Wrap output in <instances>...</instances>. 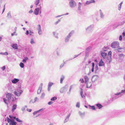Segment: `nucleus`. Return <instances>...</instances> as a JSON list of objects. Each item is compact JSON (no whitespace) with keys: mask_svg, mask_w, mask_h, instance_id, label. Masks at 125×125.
I'll return each instance as SVG.
<instances>
[{"mask_svg":"<svg viewBox=\"0 0 125 125\" xmlns=\"http://www.w3.org/2000/svg\"><path fill=\"white\" fill-rule=\"evenodd\" d=\"M96 105L98 107L99 109L103 107V106L102 105L99 104H96Z\"/></svg>","mask_w":125,"mask_h":125,"instance_id":"72a5a7b5","label":"nucleus"},{"mask_svg":"<svg viewBox=\"0 0 125 125\" xmlns=\"http://www.w3.org/2000/svg\"><path fill=\"white\" fill-rule=\"evenodd\" d=\"M60 21H61L60 20L58 19V21L55 23V24H57L58 23L60 22Z\"/></svg>","mask_w":125,"mask_h":125,"instance_id":"052dcab7","label":"nucleus"},{"mask_svg":"<svg viewBox=\"0 0 125 125\" xmlns=\"http://www.w3.org/2000/svg\"><path fill=\"white\" fill-rule=\"evenodd\" d=\"M94 25L92 24L87 27L85 29L86 32L88 33L92 32L94 29Z\"/></svg>","mask_w":125,"mask_h":125,"instance_id":"20e7f679","label":"nucleus"},{"mask_svg":"<svg viewBox=\"0 0 125 125\" xmlns=\"http://www.w3.org/2000/svg\"><path fill=\"white\" fill-rule=\"evenodd\" d=\"M104 65V62L102 61V59H101L99 62L98 64L99 66H103Z\"/></svg>","mask_w":125,"mask_h":125,"instance_id":"f3484780","label":"nucleus"},{"mask_svg":"<svg viewBox=\"0 0 125 125\" xmlns=\"http://www.w3.org/2000/svg\"><path fill=\"white\" fill-rule=\"evenodd\" d=\"M92 68L91 69V71L92 72H93L94 71V62L92 63Z\"/></svg>","mask_w":125,"mask_h":125,"instance_id":"4c0bfd02","label":"nucleus"},{"mask_svg":"<svg viewBox=\"0 0 125 125\" xmlns=\"http://www.w3.org/2000/svg\"><path fill=\"white\" fill-rule=\"evenodd\" d=\"M18 87L19 88L16 89L14 92V93L16 96H19L21 95L23 91L21 90V86L20 84L18 85Z\"/></svg>","mask_w":125,"mask_h":125,"instance_id":"f03ea898","label":"nucleus"},{"mask_svg":"<svg viewBox=\"0 0 125 125\" xmlns=\"http://www.w3.org/2000/svg\"><path fill=\"white\" fill-rule=\"evenodd\" d=\"M79 81L81 82V83H83L84 82V81L83 79H80L79 80Z\"/></svg>","mask_w":125,"mask_h":125,"instance_id":"6e6d98bb","label":"nucleus"},{"mask_svg":"<svg viewBox=\"0 0 125 125\" xmlns=\"http://www.w3.org/2000/svg\"><path fill=\"white\" fill-rule=\"evenodd\" d=\"M53 34L54 35L55 37L56 38H58V33L55 32H53Z\"/></svg>","mask_w":125,"mask_h":125,"instance_id":"393cba45","label":"nucleus"},{"mask_svg":"<svg viewBox=\"0 0 125 125\" xmlns=\"http://www.w3.org/2000/svg\"><path fill=\"white\" fill-rule=\"evenodd\" d=\"M109 49L108 46H104L103 48V51L104 52H105L107 51Z\"/></svg>","mask_w":125,"mask_h":125,"instance_id":"a878e982","label":"nucleus"},{"mask_svg":"<svg viewBox=\"0 0 125 125\" xmlns=\"http://www.w3.org/2000/svg\"><path fill=\"white\" fill-rule=\"evenodd\" d=\"M82 4L80 2H79L78 3V9L79 10H80Z\"/></svg>","mask_w":125,"mask_h":125,"instance_id":"a18cd8bd","label":"nucleus"},{"mask_svg":"<svg viewBox=\"0 0 125 125\" xmlns=\"http://www.w3.org/2000/svg\"><path fill=\"white\" fill-rule=\"evenodd\" d=\"M79 115L82 117H83L84 115V113H82L81 112L79 111Z\"/></svg>","mask_w":125,"mask_h":125,"instance_id":"473e14b6","label":"nucleus"},{"mask_svg":"<svg viewBox=\"0 0 125 125\" xmlns=\"http://www.w3.org/2000/svg\"><path fill=\"white\" fill-rule=\"evenodd\" d=\"M81 53H82L81 52V53H80L79 54L77 55H74V57L73 58H72V59H69V60H72L73 59H74V58L76 57H78V56H79V55H81Z\"/></svg>","mask_w":125,"mask_h":125,"instance_id":"2f4dec72","label":"nucleus"},{"mask_svg":"<svg viewBox=\"0 0 125 125\" xmlns=\"http://www.w3.org/2000/svg\"><path fill=\"white\" fill-rule=\"evenodd\" d=\"M65 63L64 62H63V63L61 64L60 66V69L65 64Z\"/></svg>","mask_w":125,"mask_h":125,"instance_id":"3c124183","label":"nucleus"},{"mask_svg":"<svg viewBox=\"0 0 125 125\" xmlns=\"http://www.w3.org/2000/svg\"><path fill=\"white\" fill-rule=\"evenodd\" d=\"M98 79V75H94L92 78L91 80L93 83H95L97 81Z\"/></svg>","mask_w":125,"mask_h":125,"instance_id":"9d476101","label":"nucleus"},{"mask_svg":"<svg viewBox=\"0 0 125 125\" xmlns=\"http://www.w3.org/2000/svg\"><path fill=\"white\" fill-rule=\"evenodd\" d=\"M12 47L15 49L17 50L18 49V45L16 44H13L12 45Z\"/></svg>","mask_w":125,"mask_h":125,"instance_id":"6ab92c4d","label":"nucleus"},{"mask_svg":"<svg viewBox=\"0 0 125 125\" xmlns=\"http://www.w3.org/2000/svg\"><path fill=\"white\" fill-rule=\"evenodd\" d=\"M53 84V83L52 82H49L48 85V87H50Z\"/></svg>","mask_w":125,"mask_h":125,"instance_id":"ea45409f","label":"nucleus"},{"mask_svg":"<svg viewBox=\"0 0 125 125\" xmlns=\"http://www.w3.org/2000/svg\"><path fill=\"white\" fill-rule=\"evenodd\" d=\"M41 4L39 5L40 7L36 8L34 11V13L36 15H38L39 14V11L40 10H41L42 9V6Z\"/></svg>","mask_w":125,"mask_h":125,"instance_id":"6e6552de","label":"nucleus"},{"mask_svg":"<svg viewBox=\"0 0 125 125\" xmlns=\"http://www.w3.org/2000/svg\"><path fill=\"white\" fill-rule=\"evenodd\" d=\"M20 66L21 68H23L24 67V64L22 62H21L20 64Z\"/></svg>","mask_w":125,"mask_h":125,"instance_id":"a19ab883","label":"nucleus"},{"mask_svg":"<svg viewBox=\"0 0 125 125\" xmlns=\"http://www.w3.org/2000/svg\"><path fill=\"white\" fill-rule=\"evenodd\" d=\"M37 97H36L34 100H33V101L32 102V103H34L37 100Z\"/></svg>","mask_w":125,"mask_h":125,"instance_id":"e2e57ef3","label":"nucleus"},{"mask_svg":"<svg viewBox=\"0 0 125 125\" xmlns=\"http://www.w3.org/2000/svg\"><path fill=\"white\" fill-rule=\"evenodd\" d=\"M17 107V105L16 104L12 106V111H14V110L16 109Z\"/></svg>","mask_w":125,"mask_h":125,"instance_id":"f704fd0d","label":"nucleus"},{"mask_svg":"<svg viewBox=\"0 0 125 125\" xmlns=\"http://www.w3.org/2000/svg\"><path fill=\"white\" fill-rule=\"evenodd\" d=\"M75 31L74 30H72L68 34V35L66 36L68 38L70 39L71 37L73 34L74 33Z\"/></svg>","mask_w":125,"mask_h":125,"instance_id":"dca6fc26","label":"nucleus"},{"mask_svg":"<svg viewBox=\"0 0 125 125\" xmlns=\"http://www.w3.org/2000/svg\"><path fill=\"white\" fill-rule=\"evenodd\" d=\"M42 85L43 84L42 83H41L38 90L37 94H39L41 93V92L42 89Z\"/></svg>","mask_w":125,"mask_h":125,"instance_id":"4468645a","label":"nucleus"},{"mask_svg":"<svg viewBox=\"0 0 125 125\" xmlns=\"http://www.w3.org/2000/svg\"><path fill=\"white\" fill-rule=\"evenodd\" d=\"M7 17L9 18H11V16L10 11H9L7 13Z\"/></svg>","mask_w":125,"mask_h":125,"instance_id":"bb28decb","label":"nucleus"},{"mask_svg":"<svg viewBox=\"0 0 125 125\" xmlns=\"http://www.w3.org/2000/svg\"><path fill=\"white\" fill-rule=\"evenodd\" d=\"M69 1V4L71 8H74L76 6V3L74 0H68Z\"/></svg>","mask_w":125,"mask_h":125,"instance_id":"39448f33","label":"nucleus"},{"mask_svg":"<svg viewBox=\"0 0 125 125\" xmlns=\"http://www.w3.org/2000/svg\"><path fill=\"white\" fill-rule=\"evenodd\" d=\"M119 57L124 58V55L123 54H119Z\"/></svg>","mask_w":125,"mask_h":125,"instance_id":"603ef678","label":"nucleus"},{"mask_svg":"<svg viewBox=\"0 0 125 125\" xmlns=\"http://www.w3.org/2000/svg\"><path fill=\"white\" fill-rule=\"evenodd\" d=\"M125 23V22H120L119 23V24L117 25L116 27H117L118 25H123Z\"/></svg>","mask_w":125,"mask_h":125,"instance_id":"de8ad7c7","label":"nucleus"},{"mask_svg":"<svg viewBox=\"0 0 125 125\" xmlns=\"http://www.w3.org/2000/svg\"><path fill=\"white\" fill-rule=\"evenodd\" d=\"M90 3H94L95 2V1L94 0H89Z\"/></svg>","mask_w":125,"mask_h":125,"instance_id":"864d4df0","label":"nucleus"},{"mask_svg":"<svg viewBox=\"0 0 125 125\" xmlns=\"http://www.w3.org/2000/svg\"><path fill=\"white\" fill-rule=\"evenodd\" d=\"M91 109L93 110H95V107L94 106H91Z\"/></svg>","mask_w":125,"mask_h":125,"instance_id":"69168bd1","label":"nucleus"},{"mask_svg":"<svg viewBox=\"0 0 125 125\" xmlns=\"http://www.w3.org/2000/svg\"><path fill=\"white\" fill-rule=\"evenodd\" d=\"M89 0L87 1H86V2L85 4V5L86 6L87 5H88L90 4Z\"/></svg>","mask_w":125,"mask_h":125,"instance_id":"49530a36","label":"nucleus"},{"mask_svg":"<svg viewBox=\"0 0 125 125\" xmlns=\"http://www.w3.org/2000/svg\"><path fill=\"white\" fill-rule=\"evenodd\" d=\"M99 13L101 18H103L104 17V14L102 10H99Z\"/></svg>","mask_w":125,"mask_h":125,"instance_id":"412c9836","label":"nucleus"},{"mask_svg":"<svg viewBox=\"0 0 125 125\" xmlns=\"http://www.w3.org/2000/svg\"><path fill=\"white\" fill-rule=\"evenodd\" d=\"M29 31H30V33H29L30 35H32L33 34V32H32L31 30H29Z\"/></svg>","mask_w":125,"mask_h":125,"instance_id":"5fc2aeb1","label":"nucleus"},{"mask_svg":"<svg viewBox=\"0 0 125 125\" xmlns=\"http://www.w3.org/2000/svg\"><path fill=\"white\" fill-rule=\"evenodd\" d=\"M35 41L34 40L33 38H32L31 39L30 43L31 44H32L35 43Z\"/></svg>","mask_w":125,"mask_h":125,"instance_id":"7c9ffc66","label":"nucleus"},{"mask_svg":"<svg viewBox=\"0 0 125 125\" xmlns=\"http://www.w3.org/2000/svg\"><path fill=\"white\" fill-rule=\"evenodd\" d=\"M6 97L9 102L13 100V95L12 94L10 93H8L6 94Z\"/></svg>","mask_w":125,"mask_h":125,"instance_id":"0eeeda50","label":"nucleus"},{"mask_svg":"<svg viewBox=\"0 0 125 125\" xmlns=\"http://www.w3.org/2000/svg\"><path fill=\"white\" fill-rule=\"evenodd\" d=\"M7 121L8 123H9L10 125H16L17 123L13 120L8 118Z\"/></svg>","mask_w":125,"mask_h":125,"instance_id":"1a4fd4ad","label":"nucleus"},{"mask_svg":"<svg viewBox=\"0 0 125 125\" xmlns=\"http://www.w3.org/2000/svg\"><path fill=\"white\" fill-rule=\"evenodd\" d=\"M27 110L29 112H31V111L32 110L31 109L27 108Z\"/></svg>","mask_w":125,"mask_h":125,"instance_id":"680f3d73","label":"nucleus"},{"mask_svg":"<svg viewBox=\"0 0 125 125\" xmlns=\"http://www.w3.org/2000/svg\"><path fill=\"white\" fill-rule=\"evenodd\" d=\"M57 99V97H54L52 98L51 99V101H54L56 100Z\"/></svg>","mask_w":125,"mask_h":125,"instance_id":"37998d69","label":"nucleus"},{"mask_svg":"<svg viewBox=\"0 0 125 125\" xmlns=\"http://www.w3.org/2000/svg\"><path fill=\"white\" fill-rule=\"evenodd\" d=\"M45 95V94L44 93H43L42 94V95L40 97V98L41 99H43Z\"/></svg>","mask_w":125,"mask_h":125,"instance_id":"79ce46f5","label":"nucleus"},{"mask_svg":"<svg viewBox=\"0 0 125 125\" xmlns=\"http://www.w3.org/2000/svg\"><path fill=\"white\" fill-rule=\"evenodd\" d=\"M37 30L38 31V33L39 35L42 34V31L41 29V26L40 25H38L37 26Z\"/></svg>","mask_w":125,"mask_h":125,"instance_id":"f8f14e48","label":"nucleus"},{"mask_svg":"<svg viewBox=\"0 0 125 125\" xmlns=\"http://www.w3.org/2000/svg\"><path fill=\"white\" fill-rule=\"evenodd\" d=\"M16 120L17 122L19 123H22L23 122L22 120H20L18 118H16Z\"/></svg>","mask_w":125,"mask_h":125,"instance_id":"c9c22d12","label":"nucleus"},{"mask_svg":"<svg viewBox=\"0 0 125 125\" xmlns=\"http://www.w3.org/2000/svg\"><path fill=\"white\" fill-rule=\"evenodd\" d=\"M53 103V102L52 101H50L48 102V105H51Z\"/></svg>","mask_w":125,"mask_h":125,"instance_id":"bf43d9fd","label":"nucleus"},{"mask_svg":"<svg viewBox=\"0 0 125 125\" xmlns=\"http://www.w3.org/2000/svg\"><path fill=\"white\" fill-rule=\"evenodd\" d=\"M40 2V0H36L34 1V4L37 6L39 4Z\"/></svg>","mask_w":125,"mask_h":125,"instance_id":"c85d7f7f","label":"nucleus"},{"mask_svg":"<svg viewBox=\"0 0 125 125\" xmlns=\"http://www.w3.org/2000/svg\"><path fill=\"white\" fill-rule=\"evenodd\" d=\"M91 49V47H88L86 49V50L87 51H90Z\"/></svg>","mask_w":125,"mask_h":125,"instance_id":"4d7b16f0","label":"nucleus"},{"mask_svg":"<svg viewBox=\"0 0 125 125\" xmlns=\"http://www.w3.org/2000/svg\"><path fill=\"white\" fill-rule=\"evenodd\" d=\"M86 84V86L87 88H90L92 86V84L90 82H88Z\"/></svg>","mask_w":125,"mask_h":125,"instance_id":"5701e85b","label":"nucleus"},{"mask_svg":"<svg viewBox=\"0 0 125 125\" xmlns=\"http://www.w3.org/2000/svg\"><path fill=\"white\" fill-rule=\"evenodd\" d=\"M38 113H39L37 111L34 112L33 113V115H34L35 114H37Z\"/></svg>","mask_w":125,"mask_h":125,"instance_id":"13d9d810","label":"nucleus"},{"mask_svg":"<svg viewBox=\"0 0 125 125\" xmlns=\"http://www.w3.org/2000/svg\"><path fill=\"white\" fill-rule=\"evenodd\" d=\"M75 31L74 30H72L68 34V35L66 36L68 38L70 39L71 37L73 34L74 33Z\"/></svg>","mask_w":125,"mask_h":125,"instance_id":"2eb2a0df","label":"nucleus"},{"mask_svg":"<svg viewBox=\"0 0 125 125\" xmlns=\"http://www.w3.org/2000/svg\"><path fill=\"white\" fill-rule=\"evenodd\" d=\"M80 103L79 102H77L76 104V106L77 107L79 108L80 107Z\"/></svg>","mask_w":125,"mask_h":125,"instance_id":"09e8293b","label":"nucleus"},{"mask_svg":"<svg viewBox=\"0 0 125 125\" xmlns=\"http://www.w3.org/2000/svg\"><path fill=\"white\" fill-rule=\"evenodd\" d=\"M84 79L85 80L84 82L85 83H86L87 82H89V79L87 76H84Z\"/></svg>","mask_w":125,"mask_h":125,"instance_id":"aec40b11","label":"nucleus"},{"mask_svg":"<svg viewBox=\"0 0 125 125\" xmlns=\"http://www.w3.org/2000/svg\"><path fill=\"white\" fill-rule=\"evenodd\" d=\"M44 110V109L43 108H42L41 109H40L39 110H37L38 112V113H39L40 112H41L43 111Z\"/></svg>","mask_w":125,"mask_h":125,"instance_id":"e433bc0d","label":"nucleus"},{"mask_svg":"<svg viewBox=\"0 0 125 125\" xmlns=\"http://www.w3.org/2000/svg\"><path fill=\"white\" fill-rule=\"evenodd\" d=\"M122 37L121 35H120L119 37V40L120 41H121L122 39Z\"/></svg>","mask_w":125,"mask_h":125,"instance_id":"0e129e2a","label":"nucleus"},{"mask_svg":"<svg viewBox=\"0 0 125 125\" xmlns=\"http://www.w3.org/2000/svg\"><path fill=\"white\" fill-rule=\"evenodd\" d=\"M119 43L118 42H115L112 43L111 44V47L113 48L117 49L118 48Z\"/></svg>","mask_w":125,"mask_h":125,"instance_id":"423d86ee","label":"nucleus"},{"mask_svg":"<svg viewBox=\"0 0 125 125\" xmlns=\"http://www.w3.org/2000/svg\"><path fill=\"white\" fill-rule=\"evenodd\" d=\"M64 78L65 77L63 75H62L61 76L60 80V83H61L62 84L63 83V81L64 79Z\"/></svg>","mask_w":125,"mask_h":125,"instance_id":"4be33fe9","label":"nucleus"},{"mask_svg":"<svg viewBox=\"0 0 125 125\" xmlns=\"http://www.w3.org/2000/svg\"><path fill=\"white\" fill-rule=\"evenodd\" d=\"M0 54L5 55H7L8 54V53L6 52H5L0 53Z\"/></svg>","mask_w":125,"mask_h":125,"instance_id":"58836bf2","label":"nucleus"},{"mask_svg":"<svg viewBox=\"0 0 125 125\" xmlns=\"http://www.w3.org/2000/svg\"><path fill=\"white\" fill-rule=\"evenodd\" d=\"M123 3V2H122L118 5V10H121L122 6V5Z\"/></svg>","mask_w":125,"mask_h":125,"instance_id":"c756f323","label":"nucleus"},{"mask_svg":"<svg viewBox=\"0 0 125 125\" xmlns=\"http://www.w3.org/2000/svg\"><path fill=\"white\" fill-rule=\"evenodd\" d=\"M71 115V113H69L68 115L66 116V118L64 121V123L66 122L69 120V118Z\"/></svg>","mask_w":125,"mask_h":125,"instance_id":"a211bd4d","label":"nucleus"},{"mask_svg":"<svg viewBox=\"0 0 125 125\" xmlns=\"http://www.w3.org/2000/svg\"><path fill=\"white\" fill-rule=\"evenodd\" d=\"M69 40V39L68 38V37H65V42H68Z\"/></svg>","mask_w":125,"mask_h":125,"instance_id":"c03bdc74","label":"nucleus"},{"mask_svg":"<svg viewBox=\"0 0 125 125\" xmlns=\"http://www.w3.org/2000/svg\"><path fill=\"white\" fill-rule=\"evenodd\" d=\"M81 91L80 92V94L81 95L82 98H84L85 97V96L84 95H83V89L82 88L80 89Z\"/></svg>","mask_w":125,"mask_h":125,"instance_id":"b1692460","label":"nucleus"},{"mask_svg":"<svg viewBox=\"0 0 125 125\" xmlns=\"http://www.w3.org/2000/svg\"><path fill=\"white\" fill-rule=\"evenodd\" d=\"M68 87L67 85H66L64 87L62 88L60 90V92L61 93H62L65 91Z\"/></svg>","mask_w":125,"mask_h":125,"instance_id":"9b49d317","label":"nucleus"},{"mask_svg":"<svg viewBox=\"0 0 125 125\" xmlns=\"http://www.w3.org/2000/svg\"><path fill=\"white\" fill-rule=\"evenodd\" d=\"M112 52L111 51H110L108 54L107 58V54L103 52H101V54L103 58L107 62L109 63L111 61V56Z\"/></svg>","mask_w":125,"mask_h":125,"instance_id":"f257e3e1","label":"nucleus"},{"mask_svg":"<svg viewBox=\"0 0 125 125\" xmlns=\"http://www.w3.org/2000/svg\"><path fill=\"white\" fill-rule=\"evenodd\" d=\"M117 48L118 49H117V50L119 52H121L122 51V50L123 49L122 48Z\"/></svg>","mask_w":125,"mask_h":125,"instance_id":"8fccbe9b","label":"nucleus"},{"mask_svg":"<svg viewBox=\"0 0 125 125\" xmlns=\"http://www.w3.org/2000/svg\"><path fill=\"white\" fill-rule=\"evenodd\" d=\"M89 55V54L88 53L86 52L85 54V57H88Z\"/></svg>","mask_w":125,"mask_h":125,"instance_id":"338daca9","label":"nucleus"},{"mask_svg":"<svg viewBox=\"0 0 125 125\" xmlns=\"http://www.w3.org/2000/svg\"><path fill=\"white\" fill-rule=\"evenodd\" d=\"M11 82L15 84L17 83H20V82H19L20 81L17 78H14V79H12L11 80Z\"/></svg>","mask_w":125,"mask_h":125,"instance_id":"ddd939ff","label":"nucleus"},{"mask_svg":"<svg viewBox=\"0 0 125 125\" xmlns=\"http://www.w3.org/2000/svg\"><path fill=\"white\" fill-rule=\"evenodd\" d=\"M125 93V88L124 90H122L121 92L115 94V95L114 96L113 99L114 100L116 99L119 97H120L123 95Z\"/></svg>","mask_w":125,"mask_h":125,"instance_id":"7ed1b4c3","label":"nucleus"},{"mask_svg":"<svg viewBox=\"0 0 125 125\" xmlns=\"http://www.w3.org/2000/svg\"><path fill=\"white\" fill-rule=\"evenodd\" d=\"M28 58L27 57H25L24 59L22 61V62H23L24 63H25L26 62V61L28 60Z\"/></svg>","mask_w":125,"mask_h":125,"instance_id":"cd10ccee","label":"nucleus"},{"mask_svg":"<svg viewBox=\"0 0 125 125\" xmlns=\"http://www.w3.org/2000/svg\"><path fill=\"white\" fill-rule=\"evenodd\" d=\"M57 55L58 56H60V54L59 52H58L57 51L56 52Z\"/></svg>","mask_w":125,"mask_h":125,"instance_id":"774afa93","label":"nucleus"}]
</instances>
